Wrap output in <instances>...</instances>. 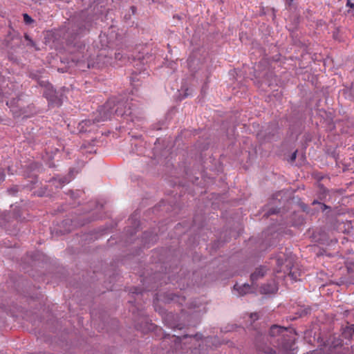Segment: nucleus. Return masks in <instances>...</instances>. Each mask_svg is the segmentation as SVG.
Returning <instances> with one entry per match:
<instances>
[{"instance_id":"a211bd4d","label":"nucleus","mask_w":354,"mask_h":354,"mask_svg":"<svg viewBox=\"0 0 354 354\" xmlns=\"http://www.w3.org/2000/svg\"><path fill=\"white\" fill-rule=\"evenodd\" d=\"M276 261H277V263L279 266H282V264H283V259L281 258V257H277Z\"/></svg>"},{"instance_id":"1a4fd4ad","label":"nucleus","mask_w":354,"mask_h":354,"mask_svg":"<svg viewBox=\"0 0 354 354\" xmlns=\"http://www.w3.org/2000/svg\"><path fill=\"white\" fill-rule=\"evenodd\" d=\"M53 91H49V93H48L47 92H45L44 95L50 103H52V104L55 103L57 106H59L60 104L59 102H55V100H54L55 95H53Z\"/></svg>"},{"instance_id":"f8f14e48","label":"nucleus","mask_w":354,"mask_h":354,"mask_svg":"<svg viewBox=\"0 0 354 354\" xmlns=\"http://www.w3.org/2000/svg\"><path fill=\"white\" fill-rule=\"evenodd\" d=\"M25 39L29 41V45L31 46H35V42L30 39V37L28 35H25Z\"/></svg>"},{"instance_id":"ddd939ff","label":"nucleus","mask_w":354,"mask_h":354,"mask_svg":"<svg viewBox=\"0 0 354 354\" xmlns=\"http://www.w3.org/2000/svg\"><path fill=\"white\" fill-rule=\"evenodd\" d=\"M24 19L26 23H30L32 21L31 17L28 14L24 15Z\"/></svg>"},{"instance_id":"aec40b11","label":"nucleus","mask_w":354,"mask_h":354,"mask_svg":"<svg viewBox=\"0 0 354 354\" xmlns=\"http://www.w3.org/2000/svg\"><path fill=\"white\" fill-rule=\"evenodd\" d=\"M346 5H347L348 6H349L350 8H354V3H352L350 1V0H347V3H346Z\"/></svg>"},{"instance_id":"423d86ee","label":"nucleus","mask_w":354,"mask_h":354,"mask_svg":"<svg viewBox=\"0 0 354 354\" xmlns=\"http://www.w3.org/2000/svg\"><path fill=\"white\" fill-rule=\"evenodd\" d=\"M354 334V323L346 326L342 332V336L346 339L351 338Z\"/></svg>"},{"instance_id":"b1692460","label":"nucleus","mask_w":354,"mask_h":354,"mask_svg":"<svg viewBox=\"0 0 354 354\" xmlns=\"http://www.w3.org/2000/svg\"><path fill=\"white\" fill-rule=\"evenodd\" d=\"M53 183H57V180L55 178V179H53Z\"/></svg>"},{"instance_id":"f3484780","label":"nucleus","mask_w":354,"mask_h":354,"mask_svg":"<svg viewBox=\"0 0 354 354\" xmlns=\"http://www.w3.org/2000/svg\"><path fill=\"white\" fill-rule=\"evenodd\" d=\"M296 157H297V151H295L292 155H291V157H290V161L291 162H294L296 159Z\"/></svg>"},{"instance_id":"a878e982","label":"nucleus","mask_w":354,"mask_h":354,"mask_svg":"<svg viewBox=\"0 0 354 354\" xmlns=\"http://www.w3.org/2000/svg\"><path fill=\"white\" fill-rule=\"evenodd\" d=\"M324 196H319V199H320V200H323V199H324Z\"/></svg>"},{"instance_id":"393cba45","label":"nucleus","mask_w":354,"mask_h":354,"mask_svg":"<svg viewBox=\"0 0 354 354\" xmlns=\"http://www.w3.org/2000/svg\"><path fill=\"white\" fill-rule=\"evenodd\" d=\"M64 183H65V182H64V181H62V183H60V186L62 187V185H63Z\"/></svg>"},{"instance_id":"5701e85b","label":"nucleus","mask_w":354,"mask_h":354,"mask_svg":"<svg viewBox=\"0 0 354 354\" xmlns=\"http://www.w3.org/2000/svg\"><path fill=\"white\" fill-rule=\"evenodd\" d=\"M322 189L323 190L324 194H325L327 192V190L324 187H322Z\"/></svg>"},{"instance_id":"2eb2a0df","label":"nucleus","mask_w":354,"mask_h":354,"mask_svg":"<svg viewBox=\"0 0 354 354\" xmlns=\"http://www.w3.org/2000/svg\"><path fill=\"white\" fill-rule=\"evenodd\" d=\"M110 117H111V113L106 114L103 118H102V119L98 120L97 122L106 120L109 119Z\"/></svg>"},{"instance_id":"f257e3e1","label":"nucleus","mask_w":354,"mask_h":354,"mask_svg":"<svg viewBox=\"0 0 354 354\" xmlns=\"http://www.w3.org/2000/svg\"><path fill=\"white\" fill-rule=\"evenodd\" d=\"M6 104L11 109L12 111L16 116H28L24 107V102L20 97L13 98L10 101H7Z\"/></svg>"},{"instance_id":"dca6fc26","label":"nucleus","mask_w":354,"mask_h":354,"mask_svg":"<svg viewBox=\"0 0 354 354\" xmlns=\"http://www.w3.org/2000/svg\"><path fill=\"white\" fill-rule=\"evenodd\" d=\"M264 352L268 354H277V351L272 350V348H268V351H265Z\"/></svg>"},{"instance_id":"20e7f679","label":"nucleus","mask_w":354,"mask_h":354,"mask_svg":"<svg viewBox=\"0 0 354 354\" xmlns=\"http://www.w3.org/2000/svg\"><path fill=\"white\" fill-rule=\"evenodd\" d=\"M266 270H267L264 266H260L257 268L256 270L253 273H252L250 276V279L252 283H254L260 278L263 277L265 275Z\"/></svg>"},{"instance_id":"f03ea898","label":"nucleus","mask_w":354,"mask_h":354,"mask_svg":"<svg viewBox=\"0 0 354 354\" xmlns=\"http://www.w3.org/2000/svg\"><path fill=\"white\" fill-rule=\"evenodd\" d=\"M278 290V287L274 281L271 283L264 284L261 288V292L262 294H273L276 292Z\"/></svg>"},{"instance_id":"6ab92c4d","label":"nucleus","mask_w":354,"mask_h":354,"mask_svg":"<svg viewBox=\"0 0 354 354\" xmlns=\"http://www.w3.org/2000/svg\"><path fill=\"white\" fill-rule=\"evenodd\" d=\"M276 213H277V209H270V210L268 211V215L274 214H276Z\"/></svg>"},{"instance_id":"0eeeda50","label":"nucleus","mask_w":354,"mask_h":354,"mask_svg":"<svg viewBox=\"0 0 354 354\" xmlns=\"http://www.w3.org/2000/svg\"><path fill=\"white\" fill-rule=\"evenodd\" d=\"M286 330L285 328L280 327L277 325H273L270 329V335L271 336H277Z\"/></svg>"},{"instance_id":"412c9836","label":"nucleus","mask_w":354,"mask_h":354,"mask_svg":"<svg viewBox=\"0 0 354 354\" xmlns=\"http://www.w3.org/2000/svg\"><path fill=\"white\" fill-rule=\"evenodd\" d=\"M286 6H290L293 2V0H286Z\"/></svg>"},{"instance_id":"bb28decb","label":"nucleus","mask_w":354,"mask_h":354,"mask_svg":"<svg viewBox=\"0 0 354 354\" xmlns=\"http://www.w3.org/2000/svg\"><path fill=\"white\" fill-rule=\"evenodd\" d=\"M280 194H281V192H278V193L277 194V196H279V195H280Z\"/></svg>"},{"instance_id":"39448f33","label":"nucleus","mask_w":354,"mask_h":354,"mask_svg":"<svg viewBox=\"0 0 354 354\" xmlns=\"http://www.w3.org/2000/svg\"><path fill=\"white\" fill-rule=\"evenodd\" d=\"M287 263L286 267H288L290 264V261L288 260H286ZM288 272V275L295 281L299 279V277L300 276V272L298 271L293 270V268H287L286 270H283V272Z\"/></svg>"},{"instance_id":"6e6552de","label":"nucleus","mask_w":354,"mask_h":354,"mask_svg":"<svg viewBox=\"0 0 354 354\" xmlns=\"http://www.w3.org/2000/svg\"><path fill=\"white\" fill-rule=\"evenodd\" d=\"M121 105L122 104H118V107L115 109L116 115L123 116L124 115H130L131 113V112L129 111V109H127V110H125L123 111L120 107Z\"/></svg>"},{"instance_id":"9b49d317","label":"nucleus","mask_w":354,"mask_h":354,"mask_svg":"<svg viewBox=\"0 0 354 354\" xmlns=\"http://www.w3.org/2000/svg\"><path fill=\"white\" fill-rule=\"evenodd\" d=\"M115 58L117 60L124 61L126 57L120 52L115 53Z\"/></svg>"},{"instance_id":"4468645a","label":"nucleus","mask_w":354,"mask_h":354,"mask_svg":"<svg viewBox=\"0 0 354 354\" xmlns=\"http://www.w3.org/2000/svg\"><path fill=\"white\" fill-rule=\"evenodd\" d=\"M5 178V174L2 168L0 167V182L3 181Z\"/></svg>"},{"instance_id":"9d476101","label":"nucleus","mask_w":354,"mask_h":354,"mask_svg":"<svg viewBox=\"0 0 354 354\" xmlns=\"http://www.w3.org/2000/svg\"><path fill=\"white\" fill-rule=\"evenodd\" d=\"M319 205V207H320V209L322 211V212H324L326 209H330V207L322 203H320V202H318L317 200H314L312 203V205Z\"/></svg>"},{"instance_id":"7ed1b4c3","label":"nucleus","mask_w":354,"mask_h":354,"mask_svg":"<svg viewBox=\"0 0 354 354\" xmlns=\"http://www.w3.org/2000/svg\"><path fill=\"white\" fill-rule=\"evenodd\" d=\"M234 290L237 291L239 295L243 296L252 291V287L247 283H244L241 286L239 283H236L234 286Z\"/></svg>"},{"instance_id":"4be33fe9","label":"nucleus","mask_w":354,"mask_h":354,"mask_svg":"<svg viewBox=\"0 0 354 354\" xmlns=\"http://www.w3.org/2000/svg\"><path fill=\"white\" fill-rule=\"evenodd\" d=\"M17 191H18V189H17V187H14V188H11V189H10L8 190V192H17Z\"/></svg>"}]
</instances>
